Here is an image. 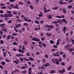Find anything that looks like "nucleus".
Segmentation results:
<instances>
[{
	"label": "nucleus",
	"mask_w": 74,
	"mask_h": 74,
	"mask_svg": "<svg viewBox=\"0 0 74 74\" xmlns=\"http://www.w3.org/2000/svg\"><path fill=\"white\" fill-rule=\"evenodd\" d=\"M51 60L56 64H59V62L58 59H51Z\"/></svg>",
	"instance_id": "nucleus-1"
},
{
	"label": "nucleus",
	"mask_w": 74,
	"mask_h": 74,
	"mask_svg": "<svg viewBox=\"0 0 74 74\" xmlns=\"http://www.w3.org/2000/svg\"><path fill=\"white\" fill-rule=\"evenodd\" d=\"M13 62L14 63H16V64H18V63H20L19 60L18 59H16V60H14Z\"/></svg>",
	"instance_id": "nucleus-2"
},
{
	"label": "nucleus",
	"mask_w": 74,
	"mask_h": 74,
	"mask_svg": "<svg viewBox=\"0 0 74 74\" xmlns=\"http://www.w3.org/2000/svg\"><path fill=\"white\" fill-rule=\"evenodd\" d=\"M63 1V0H60V2H59V3L60 4H67V2H63L62 1Z\"/></svg>",
	"instance_id": "nucleus-3"
},
{
	"label": "nucleus",
	"mask_w": 74,
	"mask_h": 74,
	"mask_svg": "<svg viewBox=\"0 0 74 74\" xmlns=\"http://www.w3.org/2000/svg\"><path fill=\"white\" fill-rule=\"evenodd\" d=\"M53 56H60V55H59V52H57V54H56L55 53H53Z\"/></svg>",
	"instance_id": "nucleus-4"
},
{
	"label": "nucleus",
	"mask_w": 74,
	"mask_h": 74,
	"mask_svg": "<svg viewBox=\"0 0 74 74\" xmlns=\"http://www.w3.org/2000/svg\"><path fill=\"white\" fill-rule=\"evenodd\" d=\"M32 40V41H40V40L39 39H37L35 38H34Z\"/></svg>",
	"instance_id": "nucleus-5"
},
{
	"label": "nucleus",
	"mask_w": 74,
	"mask_h": 74,
	"mask_svg": "<svg viewBox=\"0 0 74 74\" xmlns=\"http://www.w3.org/2000/svg\"><path fill=\"white\" fill-rule=\"evenodd\" d=\"M62 11L64 14H66V12H67L66 8H64L62 9Z\"/></svg>",
	"instance_id": "nucleus-6"
},
{
	"label": "nucleus",
	"mask_w": 74,
	"mask_h": 74,
	"mask_svg": "<svg viewBox=\"0 0 74 74\" xmlns=\"http://www.w3.org/2000/svg\"><path fill=\"white\" fill-rule=\"evenodd\" d=\"M61 41V39L59 38L57 40V43H56L57 45H58L59 44V42H60V41Z\"/></svg>",
	"instance_id": "nucleus-7"
},
{
	"label": "nucleus",
	"mask_w": 74,
	"mask_h": 74,
	"mask_svg": "<svg viewBox=\"0 0 74 74\" xmlns=\"http://www.w3.org/2000/svg\"><path fill=\"white\" fill-rule=\"evenodd\" d=\"M0 26L1 27L5 28V24H0Z\"/></svg>",
	"instance_id": "nucleus-8"
},
{
	"label": "nucleus",
	"mask_w": 74,
	"mask_h": 74,
	"mask_svg": "<svg viewBox=\"0 0 74 74\" xmlns=\"http://www.w3.org/2000/svg\"><path fill=\"white\" fill-rule=\"evenodd\" d=\"M1 30L2 32H7V29L5 28H1Z\"/></svg>",
	"instance_id": "nucleus-9"
},
{
	"label": "nucleus",
	"mask_w": 74,
	"mask_h": 74,
	"mask_svg": "<svg viewBox=\"0 0 74 74\" xmlns=\"http://www.w3.org/2000/svg\"><path fill=\"white\" fill-rule=\"evenodd\" d=\"M16 27H15L16 28V29H17V28H18V27H19L21 26V24H16Z\"/></svg>",
	"instance_id": "nucleus-10"
},
{
	"label": "nucleus",
	"mask_w": 74,
	"mask_h": 74,
	"mask_svg": "<svg viewBox=\"0 0 74 74\" xmlns=\"http://www.w3.org/2000/svg\"><path fill=\"white\" fill-rule=\"evenodd\" d=\"M39 14H38V16L40 17H42V14L43 13L42 12H40Z\"/></svg>",
	"instance_id": "nucleus-11"
},
{
	"label": "nucleus",
	"mask_w": 74,
	"mask_h": 74,
	"mask_svg": "<svg viewBox=\"0 0 74 74\" xmlns=\"http://www.w3.org/2000/svg\"><path fill=\"white\" fill-rule=\"evenodd\" d=\"M64 22L65 23H67V22L66 21V19H63L62 20V22Z\"/></svg>",
	"instance_id": "nucleus-12"
},
{
	"label": "nucleus",
	"mask_w": 74,
	"mask_h": 74,
	"mask_svg": "<svg viewBox=\"0 0 74 74\" xmlns=\"http://www.w3.org/2000/svg\"><path fill=\"white\" fill-rule=\"evenodd\" d=\"M59 71L60 73H64V72L65 71V70L64 69H63L62 71L60 70Z\"/></svg>",
	"instance_id": "nucleus-13"
},
{
	"label": "nucleus",
	"mask_w": 74,
	"mask_h": 74,
	"mask_svg": "<svg viewBox=\"0 0 74 74\" xmlns=\"http://www.w3.org/2000/svg\"><path fill=\"white\" fill-rule=\"evenodd\" d=\"M49 73L50 74H53V73H55V71L53 70H52L50 71Z\"/></svg>",
	"instance_id": "nucleus-14"
},
{
	"label": "nucleus",
	"mask_w": 74,
	"mask_h": 74,
	"mask_svg": "<svg viewBox=\"0 0 74 74\" xmlns=\"http://www.w3.org/2000/svg\"><path fill=\"white\" fill-rule=\"evenodd\" d=\"M11 35H8L7 36L6 38L7 40H10L11 38Z\"/></svg>",
	"instance_id": "nucleus-15"
},
{
	"label": "nucleus",
	"mask_w": 74,
	"mask_h": 74,
	"mask_svg": "<svg viewBox=\"0 0 74 74\" xmlns=\"http://www.w3.org/2000/svg\"><path fill=\"white\" fill-rule=\"evenodd\" d=\"M22 73H23L24 74H26V73H27V71L26 70H24V71H23L21 72Z\"/></svg>",
	"instance_id": "nucleus-16"
},
{
	"label": "nucleus",
	"mask_w": 74,
	"mask_h": 74,
	"mask_svg": "<svg viewBox=\"0 0 74 74\" xmlns=\"http://www.w3.org/2000/svg\"><path fill=\"white\" fill-rule=\"evenodd\" d=\"M13 8L18 9V5H16V6H15L14 7H13Z\"/></svg>",
	"instance_id": "nucleus-17"
},
{
	"label": "nucleus",
	"mask_w": 74,
	"mask_h": 74,
	"mask_svg": "<svg viewBox=\"0 0 74 74\" xmlns=\"http://www.w3.org/2000/svg\"><path fill=\"white\" fill-rule=\"evenodd\" d=\"M62 20L61 19H58L57 20V23H62Z\"/></svg>",
	"instance_id": "nucleus-18"
},
{
	"label": "nucleus",
	"mask_w": 74,
	"mask_h": 74,
	"mask_svg": "<svg viewBox=\"0 0 74 74\" xmlns=\"http://www.w3.org/2000/svg\"><path fill=\"white\" fill-rule=\"evenodd\" d=\"M26 66H22V67H20V69H26Z\"/></svg>",
	"instance_id": "nucleus-19"
},
{
	"label": "nucleus",
	"mask_w": 74,
	"mask_h": 74,
	"mask_svg": "<svg viewBox=\"0 0 74 74\" xmlns=\"http://www.w3.org/2000/svg\"><path fill=\"white\" fill-rule=\"evenodd\" d=\"M5 18H9V14H5Z\"/></svg>",
	"instance_id": "nucleus-20"
},
{
	"label": "nucleus",
	"mask_w": 74,
	"mask_h": 74,
	"mask_svg": "<svg viewBox=\"0 0 74 74\" xmlns=\"http://www.w3.org/2000/svg\"><path fill=\"white\" fill-rule=\"evenodd\" d=\"M1 63L2 65H5V62L4 61H2Z\"/></svg>",
	"instance_id": "nucleus-21"
},
{
	"label": "nucleus",
	"mask_w": 74,
	"mask_h": 74,
	"mask_svg": "<svg viewBox=\"0 0 74 74\" xmlns=\"http://www.w3.org/2000/svg\"><path fill=\"white\" fill-rule=\"evenodd\" d=\"M72 67V66H71L68 67V71H70V70L71 69V68Z\"/></svg>",
	"instance_id": "nucleus-22"
},
{
	"label": "nucleus",
	"mask_w": 74,
	"mask_h": 74,
	"mask_svg": "<svg viewBox=\"0 0 74 74\" xmlns=\"http://www.w3.org/2000/svg\"><path fill=\"white\" fill-rule=\"evenodd\" d=\"M23 59L24 60H26V61H29V60L26 58L25 57H23Z\"/></svg>",
	"instance_id": "nucleus-23"
},
{
	"label": "nucleus",
	"mask_w": 74,
	"mask_h": 74,
	"mask_svg": "<svg viewBox=\"0 0 74 74\" xmlns=\"http://www.w3.org/2000/svg\"><path fill=\"white\" fill-rule=\"evenodd\" d=\"M32 71V68L31 67H29L28 69V71Z\"/></svg>",
	"instance_id": "nucleus-24"
},
{
	"label": "nucleus",
	"mask_w": 74,
	"mask_h": 74,
	"mask_svg": "<svg viewBox=\"0 0 74 74\" xmlns=\"http://www.w3.org/2000/svg\"><path fill=\"white\" fill-rule=\"evenodd\" d=\"M72 5H68L67 6V8H68L69 9H71V8H72Z\"/></svg>",
	"instance_id": "nucleus-25"
},
{
	"label": "nucleus",
	"mask_w": 74,
	"mask_h": 74,
	"mask_svg": "<svg viewBox=\"0 0 74 74\" xmlns=\"http://www.w3.org/2000/svg\"><path fill=\"white\" fill-rule=\"evenodd\" d=\"M29 59H30V60H32V61H34V59L32 58L29 57Z\"/></svg>",
	"instance_id": "nucleus-26"
},
{
	"label": "nucleus",
	"mask_w": 74,
	"mask_h": 74,
	"mask_svg": "<svg viewBox=\"0 0 74 74\" xmlns=\"http://www.w3.org/2000/svg\"><path fill=\"white\" fill-rule=\"evenodd\" d=\"M30 8L31 9H32V10H33V8H34V7L32 5H30Z\"/></svg>",
	"instance_id": "nucleus-27"
},
{
	"label": "nucleus",
	"mask_w": 74,
	"mask_h": 74,
	"mask_svg": "<svg viewBox=\"0 0 74 74\" xmlns=\"http://www.w3.org/2000/svg\"><path fill=\"white\" fill-rule=\"evenodd\" d=\"M7 7L8 9H9V10H10L12 9V8L10 7V5L9 6H7Z\"/></svg>",
	"instance_id": "nucleus-28"
},
{
	"label": "nucleus",
	"mask_w": 74,
	"mask_h": 74,
	"mask_svg": "<svg viewBox=\"0 0 74 74\" xmlns=\"http://www.w3.org/2000/svg\"><path fill=\"white\" fill-rule=\"evenodd\" d=\"M46 35L47 36H52L51 34H49V33L47 32L46 34Z\"/></svg>",
	"instance_id": "nucleus-29"
},
{
	"label": "nucleus",
	"mask_w": 74,
	"mask_h": 74,
	"mask_svg": "<svg viewBox=\"0 0 74 74\" xmlns=\"http://www.w3.org/2000/svg\"><path fill=\"white\" fill-rule=\"evenodd\" d=\"M52 10H57L58 9V6L54 7V8H52Z\"/></svg>",
	"instance_id": "nucleus-30"
},
{
	"label": "nucleus",
	"mask_w": 74,
	"mask_h": 74,
	"mask_svg": "<svg viewBox=\"0 0 74 74\" xmlns=\"http://www.w3.org/2000/svg\"><path fill=\"white\" fill-rule=\"evenodd\" d=\"M47 18L48 19H52V16L51 15H49L47 16Z\"/></svg>",
	"instance_id": "nucleus-31"
},
{
	"label": "nucleus",
	"mask_w": 74,
	"mask_h": 74,
	"mask_svg": "<svg viewBox=\"0 0 74 74\" xmlns=\"http://www.w3.org/2000/svg\"><path fill=\"white\" fill-rule=\"evenodd\" d=\"M14 30H15V32H17V33H18V29H16V28H15V27H14Z\"/></svg>",
	"instance_id": "nucleus-32"
},
{
	"label": "nucleus",
	"mask_w": 74,
	"mask_h": 74,
	"mask_svg": "<svg viewBox=\"0 0 74 74\" xmlns=\"http://www.w3.org/2000/svg\"><path fill=\"white\" fill-rule=\"evenodd\" d=\"M35 23H37V24H39L40 23L38 21H37V20H35Z\"/></svg>",
	"instance_id": "nucleus-33"
},
{
	"label": "nucleus",
	"mask_w": 74,
	"mask_h": 74,
	"mask_svg": "<svg viewBox=\"0 0 74 74\" xmlns=\"http://www.w3.org/2000/svg\"><path fill=\"white\" fill-rule=\"evenodd\" d=\"M63 31L64 32H66V27H64L63 29Z\"/></svg>",
	"instance_id": "nucleus-34"
},
{
	"label": "nucleus",
	"mask_w": 74,
	"mask_h": 74,
	"mask_svg": "<svg viewBox=\"0 0 74 74\" xmlns=\"http://www.w3.org/2000/svg\"><path fill=\"white\" fill-rule=\"evenodd\" d=\"M23 43H24V45H26L27 44V42L24 41L23 42Z\"/></svg>",
	"instance_id": "nucleus-35"
},
{
	"label": "nucleus",
	"mask_w": 74,
	"mask_h": 74,
	"mask_svg": "<svg viewBox=\"0 0 74 74\" xmlns=\"http://www.w3.org/2000/svg\"><path fill=\"white\" fill-rule=\"evenodd\" d=\"M45 27H47V28H50V25H46Z\"/></svg>",
	"instance_id": "nucleus-36"
},
{
	"label": "nucleus",
	"mask_w": 74,
	"mask_h": 74,
	"mask_svg": "<svg viewBox=\"0 0 74 74\" xmlns=\"http://www.w3.org/2000/svg\"><path fill=\"white\" fill-rule=\"evenodd\" d=\"M8 23H12V20H9L8 22Z\"/></svg>",
	"instance_id": "nucleus-37"
},
{
	"label": "nucleus",
	"mask_w": 74,
	"mask_h": 74,
	"mask_svg": "<svg viewBox=\"0 0 74 74\" xmlns=\"http://www.w3.org/2000/svg\"><path fill=\"white\" fill-rule=\"evenodd\" d=\"M11 52H8V53L9 54L10 56V57H11V56H12V55H11Z\"/></svg>",
	"instance_id": "nucleus-38"
},
{
	"label": "nucleus",
	"mask_w": 74,
	"mask_h": 74,
	"mask_svg": "<svg viewBox=\"0 0 74 74\" xmlns=\"http://www.w3.org/2000/svg\"><path fill=\"white\" fill-rule=\"evenodd\" d=\"M2 9H6L7 8V7L5 6H4L1 7Z\"/></svg>",
	"instance_id": "nucleus-39"
},
{
	"label": "nucleus",
	"mask_w": 74,
	"mask_h": 74,
	"mask_svg": "<svg viewBox=\"0 0 74 74\" xmlns=\"http://www.w3.org/2000/svg\"><path fill=\"white\" fill-rule=\"evenodd\" d=\"M45 58H46V59H47V58H48V55L47 54H46V55H45Z\"/></svg>",
	"instance_id": "nucleus-40"
},
{
	"label": "nucleus",
	"mask_w": 74,
	"mask_h": 74,
	"mask_svg": "<svg viewBox=\"0 0 74 74\" xmlns=\"http://www.w3.org/2000/svg\"><path fill=\"white\" fill-rule=\"evenodd\" d=\"M42 45L43 47H47V45H45V43H43L42 44Z\"/></svg>",
	"instance_id": "nucleus-41"
},
{
	"label": "nucleus",
	"mask_w": 74,
	"mask_h": 74,
	"mask_svg": "<svg viewBox=\"0 0 74 74\" xmlns=\"http://www.w3.org/2000/svg\"><path fill=\"white\" fill-rule=\"evenodd\" d=\"M13 13L14 14V15H16V14H17V12L15 11H14Z\"/></svg>",
	"instance_id": "nucleus-42"
},
{
	"label": "nucleus",
	"mask_w": 74,
	"mask_h": 74,
	"mask_svg": "<svg viewBox=\"0 0 74 74\" xmlns=\"http://www.w3.org/2000/svg\"><path fill=\"white\" fill-rule=\"evenodd\" d=\"M54 26L51 25H50V28H51V29H53V28H54Z\"/></svg>",
	"instance_id": "nucleus-43"
},
{
	"label": "nucleus",
	"mask_w": 74,
	"mask_h": 74,
	"mask_svg": "<svg viewBox=\"0 0 74 74\" xmlns=\"http://www.w3.org/2000/svg\"><path fill=\"white\" fill-rule=\"evenodd\" d=\"M55 17H56V18H61V16H56Z\"/></svg>",
	"instance_id": "nucleus-44"
},
{
	"label": "nucleus",
	"mask_w": 74,
	"mask_h": 74,
	"mask_svg": "<svg viewBox=\"0 0 74 74\" xmlns=\"http://www.w3.org/2000/svg\"><path fill=\"white\" fill-rule=\"evenodd\" d=\"M38 29H39V30H40V28H35V31H37L38 30Z\"/></svg>",
	"instance_id": "nucleus-45"
},
{
	"label": "nucleus",
	"mask_w": 74,
	"mask_h": 74,
	"mask_svg": "<svg viewBox=\"0 0 74 74\" xmlns=\"http://www.w3.org/2000/svg\"><path fill=\"white\" fill-rule=\"evenodd\" d=\"M50 42L51 43V44H53L54 42L53 40H51L50 41Z\"/></svg>",
	"instance_id": "nucleus-46"
},
{
	"label": "nucleus",
	"mask_w": 74,
	"mask_h": 74,
	"mask_svg": "<svg viewBox=\"0 0 74 74\" xmlns=\"http://www.w3.org/2000/svg\"><path fill=\"white\" fill-rule=\"evenodd\" d=\"M0 42L1 44H4V41L1 40L0 41Z\"/></svg>",
	"instance_id": "nucleus-47"
},
{
	"label": "nucleus",
	"mask_w": 74,
	"mask_h": 74,
	"mask_svg": "<svg viewBox=\"0 0 74 74\" xmlns=\"http://www.w3.org/2000/svg\"><path fill=\"white\" fill-rule=\"evenodd\" d=\"M24 20H25V21L26 22H28V19H27V18H24Z\"/></svg>",
	"instance_id": "nucleus-48"
},
{
	"label": "nucleus",
	"mask_w": 74,
	"mask_h": 74,
	"mask_svg": "<svg viewBox=\"0 0 74 74\" xmlns=\"http://www.w3.org/2000/svg\"><path fill=\"white\" fill-rule=\"evenodd\" d=\"M15 73H16V71H13L12 72L11 74H15Z\"/></svg>",
	"instance_id": "nucleus-49"
},
{
	"label": "nucleus",
	"mask_w": 74,
	"mask_h": 74,
	"mask_svg": "<svg viewBox=\"0 0 74 74\" xmlns=\"http://www.w3.org/2000/svg\"><path fill=\"white\" fill-rule=\"evenodd\" d=\"M0 13L1 14H3L4 13V11L2 10H0Z\"/></svg>",
	"instance_id": "nucleus-50"
},
{
	"label": "nucleus",
	"mask_w": 74,
	"mask_h": 74,
	"mask_svg": "<svg viewBox=\"0 0 74 74\" xmlns=\"http://www.w3.org/2000/svg\"><path fill=\"white\" fill-rule=\"evenodd\" d=\"M5 62H10V60L7 59H5Z\"/></svg>",
	"instance_id": "nucleus-51"
},
{
	"label": "nucleus",
	"mask_w": 74,
	"mask_h": 74,
	"mask_svg": "<svg viewBox=\"0 0 74 74\" xmlns=\"http://www.w3.org/2000/svg\"><path fill=\"white\" fill-rule=\"evenodd\" d=\"M9 1L11 3H13L15 1V0H9Z\"/></svg>",
	"instance_id": "nucleus-52"
},
{
	"label": "nucleus",
	"mask_w": 74,
	"mask_h": 74,
	"mask_svg": "<svg viewBox=\"0 0 74 74\" xmlns=\"http://www.w3.org/2000/svg\"><path fill=\"white\" fill-rule=\"evenodd\" d=\"M13 45H17L18 44V43L16 42H14L12 43Z\"/></svg>",
	"instance_id": "nucleus-53"
},
{
	"label": "nucleus",
	"mask_w": 74,
	"mask_h": 74,
	"mask_svg": "<svg viewBox=\"0 0 74 74\" xmlns=\"http://www.w3.org/2000/svg\"><path fill=\"white\" fill-rule=\"evenodd\" d=\"M54 48H58V46L56 45H54L53 46Z\"/></svg>",
	"instance_id": "nucleus-54"
},
{
	"label": "nucleus",
	"mask_w": 74,
	"mask_h": 74,
	"mask_svg": "<svg viewBox=\"0 0 74 74\" xmlns=\"http://www.w3.org/2000/svg\"><path fill=\"white\" fill-rule=\"evenodd\" d=\"M12 36H17V34L16 33H14L12 34Z\"/></svg>",
	"instance_id": "nucleus-55"
},
{
	"label": "nucleus",
	"mask_w": 74,
	"mask_h": 74,
	"mask_svg": "<svg viewBox=\"0 0 74 74\" xmlns=\"http://www.w3.org/2000/svg\"><path fill=\"white\" fill-rule=\"evenodd\" d=\"M18 4H20L21 5H23V3L21 1L18 2Z\"/></svg>",
	"instance_id": "nucleus-56"
},
{
	"label": "nucleus",
	"mask_w": 74,
	"mask_h": 74,
	"mask_svg": "<svg viewBox=\"0 0 74 74\" xmlns=\"http://www.w3.org/2000/svg\"><path fill=\"white\" fill-rule=\"evenodd\" d=\"M19 59L21 61V62H23V58H19Z\"/></svg>",
	"instance_id": "nucleus-57"
},
{
	"label": "nucleus",
	"mask_w": 74,
	"mask_h": 74,
	"mask_svg": "<svg viewBox=\"0 0 74 74\" xmlns=\"http://www.w3.org/2000/svg\"><path fill=\"white\" fill-rule=\"evenodd\" d=\"M16 56H17L18 57H20V54H16Z\"/></svg>",
	"instance_id": "nucleus-58"
},
{
	"label": "nucleus",
	"mask_w": 74,
	"mask_h": 74,
	"mask_svg": "<svg viewBox=\"0 0 74 74\" xmlns=\"http://www.w3.org/2000/svg\"><path fill=\"white\" fill-rule=\"evenodd\" d=\"M61 65H62V66H65V64H64V62H62L61 63Z\"/></svg>",
	"instance_id": "nucleus-59"
},
{
	"label": "nucleus",
	"mask_w": 74,
	"mask_h": 74,
	"mask_svg": "<svg viewBox=\"0 0 74 74\" xmlns=\"http://www.w3.org/2000/svg\"><path fill=\"white\" fill-rule=\"evenodd\" d=\"M10 6L11 7V8H13L14 7V5L12 4H11L10 5Z\"/></svg>",
	"instance_id": "nucleus-60"
},
{
	"label": "nucleus",
	"mask_w": 74,
	"mask_h": 74,
	"mask_svg": "<svg viewBox=\"0 0 74 74\" xmlns=\"http://www.w3.org/2000/svg\"><path fill=\"white\" fill-rule=\"evenodd\" d=\"M0 68L1 69H4V68H3V67L2 66V65H0Z\"/></svg>",
	"instance_id": "nucleus-61"
},
{
	"label": "nucleus",
	"mask_w": 74,
	"mask_h": 74,
	"mask_svg": "<svg viewBox=\"0 0 74 74\" xmlns=\"http://www.w3.org/2000/svg\"><path fill=\"white\" fill-rule=\"evenodd\" d=\"M59 61L60 62L62 60V58H59Z\"/></svg>",
	"instance_id": "nucleus-62"
},
{
	"label": "nucleus",
	"mask_w": 74,
	"mask_h": 74,
	"mask_svg": "<svg viewBox=\"0 0 74 74\" xmlns=\"http://www.w3.org/2000/svg\"><path fill=\"white\" fill-rule=\"evenodd\" d=\"M43 66H44V67H47V63L46 64H45L43 65Z\"/></svg>",
	"instance_id": "nucleus-63"
},
{
	"label": "nucleus",
	"mask_w": 74,
	"mask_h": 74,
	"mask_svg": "<svg viewBox=\"0 0 74 74\" xmlns=\"http://www.w3.org/2000/svg\"><path fill=\"white\" fill-rule=\"evenodd\" d=\"M62 57H63V58H66V54H64L63 55H62Z\"/></svg>",
	"instance_id": "nucleus-64"
}]
</instances>
